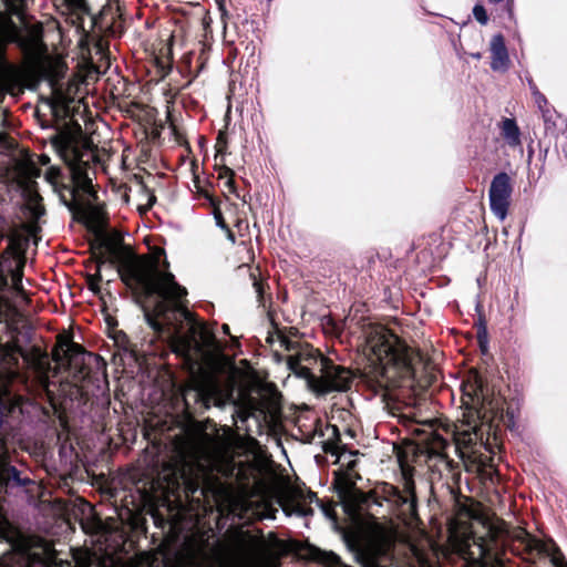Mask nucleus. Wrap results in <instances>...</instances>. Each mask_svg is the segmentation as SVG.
Returning <instances> with one entry per match:
<instances>
[{"label":"nucleus","mask_w":567,"mask_h":567,"mask_svg":"<svg viewBox=\"0 0 567 567\" xmlns=\"http://www.w3.org/2000/svg\"><path fill=\"white\" fill-rule=\"evenodd\" d=\"M132 291L145 298H159L153 310L145 311L148 326L157 333L174 330L172 351L190 374L200 371L217 346V338L214 330L188 309L187 289L172 272L159 270L157 260H150Z\"/></svg>","instance_id":"obj_1"},{"label":"nucleus","mask_w":567,"mask_h":567,"mask_svg":"<svg viewBox=\"0 0 567 567\" xmlns=\"http://www.w3.org/2000/svg\"><path fill=\"white\" fill-rule=\"evenodd\" d=\"M362 352L368 359L362 377L377 393H390L412 388L415 379L414 360L419 357L406 342L381 324L363 328Z\"/></svg>","instance_id":"obj_2"},{"label":"nucleus","mask_w":567,"mask_h":567,"mask_svg":"<svg viewBox=\"0 0 567 567\" xmlns=\"http://www.w3.org/2000/svg\"><path fill=\"white\" fill-rule=\"evenodd\" d=\"M279 332L280 344L287 350L297 352L288 357V368L299 378L307 381L308 386L317 394L348 391L353 381L352 372L336 364L330 358L309 343L300 344Z\"/></svg>","instance_id":"obj_3"},{"label":"nucleus","mask_w":567,"mask_h":567,"mask_svg":"<svg viewBox=\"0 0 567 567\" xmlns=\"http://www.w3.org/2000/svg\"><path fill=\"white\" fill-rule=\"evenodd\" d=\"M92 259L96 264L95 274L85 277L87 288L94 293L101 292L102 266L110 264L116 268L121 281L131 290L150 262L148 257L137 256L133 248L124 243V236L118 230L111 233L99 231L90 243Z\"/></svg>","instance_id":"obj_4"},{"label":"nucleus","mask_w":567,"mask_h":567,"mask_svg":"<svg viewBox=\"0 0 567 567\" xmlns=\"http://www.w3.org/2000/svg\"><path fill=\"white\" fill-rule=\"evenodd\" d=\"M462 403L467 410H475L477 414L482 408H487L509 430L516 425L517 409L505 400L499 403L498 399H489L487 382L478 373L474 374L473 381L463 385Z\"/></svg>","instance_id":"obj_5"},{"label":"nucleus","mask_w":567,"mask_h":567,"mask_svg":"<svg viewBox=\"0 0 567 567\" xmlns=\"http://www.w3.org/2000/svg\"><path fill=\"white\" fill-rule=\"evenodd\" d=\"M54 6L61 9L62 14H68L72 18V24L83 29L85 16L91 17L92 29L109 35L115 34V19L117 17V9L110 2L104 4L99 13L93 14L89 0H53Z\"/></svg>","instance_id":"obj_6"},{"label":"nucleus","mask_w":567,"mask_h":567,"mask_svg":"<svg viewBox=\"0 0 567 567\" xmlns=\"http://www.w3.org/2000/svg\"><path fill=\"white\" fill-rule=\"evenodd\" d=\"M185 411L189 415H202L212 405H221V389L212 375H204L193 381L183 391Z\"/></svg>","instance_id":"obj_7"},{"label":"nucleus","mask_w":567,"mask_h":567,"mask_svg":"<svg viewBox=\"0 0 567 567\" xmlns=\"http://www.w3.org/2000/svg\"><path fill=\"white\" fill-rule=\"evenodd\" d=\"M512 550L516 555H543L549 558L553 567H567V560L557 544L551 539L542 540L519 528L513 536Z\"/></svg>","instance_id":"obj_8"},{"label":"nucleus","mask_w":567,"mask_h":567,"mask_svg":"<svg viewBox=\"0 0 567 567\" xmlns=\"http://www.w3.org/2000/svg\"><path fill=\"white\" fill-rule=\"evenodd\" d=\"M59 143L61 157L70 169L73 185L90 178L87 174L90 162L84 159V155L92 151V142L85 140L79 143L71 137H65Z\"/></svg>","instance_id":"obj_9"},{"label":"nucleus","mask_w":567,"mask_h":567,"mask_svg":"<svg viewBox=\"0 0 567 567\" xmlns=\"http://www.w3.org/2000/svg\"><path fill=\"white\" fill-rule=\"evenodd\" d=\"M512 193L513 185L509 175L505 172L497 173L492 179L488 197L491 210L501 220H504L508 214Z\"/></svg>","instance_id":"obj_10"},{"label":"nucleus","mask_w":567,"mask_h":567,"mask_svg":"<svg viewBox=\"0 0 567 567\" xmlns=\"http://www.w3.org/2000/svg\"><path fill=\"white\" fill-rule=\"evenodd\" d=\"M33 483L28 475H23L22 471L11 464L8 451L0 453V495L13 488L28 487Z\"/></svg>","instance_id":"obj_11"},{"label":"nucleus","mask_w":567,"mask_h":567,"mask_svg":"<svg viewBox=\"0 0 567 567\" xmlns=\"http://www.w3.org/2000/svg\"><path fill=\"white\" fill-rule=\"evenodd\" d=\"M313 502L321 506V501L318 498L317 493L298 487L291 491L281 506L288 514L295 513L298 516L306 517L313 514V509L310 506Z\"/></svg>","instance_id":"obj_12"},{"label":"nucleus","mask_w":567,"mask_h":567,"mask_svg":"<svg viewBox=\"0 0 567 567\" xmlns=\"http://www.w3.org/2000/svg\"><path fill=\"white\" fill-rule=\"evenodd\" d=\"M60 199L78 221L85 220L95 225H105L107 223V213L103 205H90L85 208L79 200H68L64 195H60Z\"/></svg>","instance_id":"obj_13"},{"label":"nucleus","mask_w":567,"mask_h":567,"mask_svg":"<svg viewBox=\"0 0 567 567\" xmlns=\"http://www.w3.org/2000/svg\"><path fill=\"white\" fill-rule=\"evenodd\" d=\"M292 549L301 559L307 561L319 563L329 567L337 566L340 563V557L334 553L323 551L308 542L295 540Z\"/></svg>","instance_id":"obj_14"},{"label":"nucleus","mask_w":567,"mask_h":567,"mask_svg":"<svg viewBox=\"0 0 567 567\" xmlns=\"http://www.w3.org/2000/svg\"><path fill=\"white\" fill-rule=\"evenodd\" d=\"M449 441L441 434L431 432L429 433L419 444L417 449L422 454H425L429 458L446 460V449Z\"/></svg>","instance_id":"obj_15"},{"label":"nucleus","mask_w":567,"mask_h":567,"mask_svg":"<svg viewBox=\"0 0 567 567\" xmlns=\"http://www.w3.org/2000/svg\"><path fill=\"white\" fill-rule=\"evenodd\" d=\"M405 491L409 493L410 498L408 496H403L398 487L389 483H383L379 493L381 495L382 501L395 502L401 504L410 502V509L413 513L416 511V495L414 492L413 481H409L405 483Z\"/></svg>","instance_id":"obj_16"},{"label":"nucleus","mask_w":567,"mask_h":567,"mask_svg":"<svg viewBox=\"0 0 567 567\" xmlns=\"http://www.w3.org/2000/svg\"><path fill=\"white\" fill-rule=\"evenodd\" d=\"M491 69L493 71H505L509 66L508 51L505 44V38L502 33L493 35L491 40Z\"/></svg>","instance_id":"obj_17"},{"label":"nucleus","mask_w":567,"mask_h":567,"mask_svg":"<svg viewBox=\"0 0 567 567\" xmlns=\"http://www.w3.org/2000/svg\"><path fill=\"white\" fill-rule=\"evenodd\" d=\"M501 135L512 148L522 145L520 130L515 118L504 117L499 123Z\"/></svg>","instance_id":"obj_18"},{"label":"nucleus","mask_w":567,"mask_h":567,"mask_svg":"<svg viewBox=\"0 0 567 567\" xmlns=\"http://www.w3.org/2000/svg\"><path fill=\"white\" fill-rule=\"evenodd\" d=\"M87 353L85 348L80 343L71 344L70 349H65L63 359H61V362L59 364L66 365L68 368L73 369H81L84 355Z\"/></svg>","instance_id":"obj_19"},{"label":"nucleus","mask_w":567,"mask_h":567,"mask_svg":"<svg viewBox=\"0 0 567 567\" xmlns=\"http://www.w3.org/2000/svg\"><path fill=\"white\" fill-rule=\"evenodd\" d=\"M199 181L196 178L195 179V185H196V188H197V192L200 196H203L204 198H206L210 206L213 207V214H214V217H215V220H216V225L221 228L223 230H228V224L226 223L224 216H223V213L219 208V200L213 195L209 193V190L205 189V188H202L199 185H198Z\"/></svg>","instance_id":"obj_20"},{"label":"nucleus","mask_w":567,"mask_h":567,"mask_svg":"<svg viewBox=\"0 0 567 567\" xmlns=\"http://www.w3.org/2000/svg\"><path fill=\"white\" fill-rule=\"evenodd\" d=\"M250 278L252 280V286L255 288L259 306L266 307V297H268L269 300L271 299V295L267 293V290L269 289L267 280L260 277L259 268L250 270Z\"/></svg>","instance_id":"obj_21"},{"label":"nucleus","mask_w":567,"mask_h":567,"mask_svg":"<svg viewBox=\"0 0 567 567\" xmlns=\"http://www.w3.org/2000/svg\"><path fill=\"white\" fill-rule=\"evenodd\" d=\"M21 413V408L18 402L12 401L10 398H0V427H4L9 419L14 417Z\"/></svg>","instance_id":"obj_22"},{"label":"nucleus","mask_w":567,"mask_h":567,"mask_svg":"<svg viewBox=\"0 0 567 567\" xmlns=\"http://www.w3.org/2000/svg\"><path fill=\"white\" fill-rule=\"evenodd\" d=\"M354 501L360 509H368L371 508L373 505H382V498L378 489L369 491L367 493L359 492L355 495Z\"/></svg>","instance_id":"obj_23"},{"label":"nucleus","mask_w":567,"mask_h":567,"mask_svg":"<svg viewBox=\"0 0 567 567\" xmlns=\"http://www.w3.org/2000/svg\"><path fill=\"white\" fill-rule=\"evenodd\" d=\"M73 336L71 333H60L56 337V343L52 349V359L56 363L61 362V359H63L65 349H70L71 344H74Z\"/></svg>","instance_id":"obj_24"},{"label":"nucleus","mask_w":567,"mask_h":567,"mask_svg":"<svg viewBox=\"0 0 567 567\" xmlns=\"http://www.w3.org/2000/svg\"><path fill=\"white\" fill-rule=\"evenodd\" d=\"M29 245V238L14 234L9 239L8 250L20 260H24V254Z\"/></svg>","instance_id":"obj_25"},{"label":"nucleus","mask_w":567,"mask_h":567,"mask_svg":"<svg viewBox=\"0 0 567 567\" xmlns=\"http://www.w3.org/2000/svg\"><path fill=\"white\" fill-rule=\"evenodd\" d=\"M63 187L70 192L71 197H72L70 200H76V195H78L79 190L87 194L90 197H92L94 199L97 198V193L93 187V183H92L91 178H87L81 183L74 184L73 187H69L65 185Z\"/></svg>","instance_id":"obj_26"},{"label":"nucleus","mask_w":567,"mask_h":567,"mask_svg":"<svg viewBox=\"0 0 567 567\" xmlns=\"http://www.w3.org/2000/svg\"><path fill=\"white\" fill-rule=\"evenodd\" d=\"M476 339L482 354H487L488 352V333L487 327L483 319H480L478 323H476Z\"/></svg>","instance_id":"obj_27"},{"label":"nucleus","mask_w":567,"mask_h":567,"mask_svg":"<svg viewBox=\"0 0 567 567\" xmlns=\"http://www.w3.org/2000/svg\"><path fill=\"white\" fill-rule=\"evenodd\" d=\"M2 79L6 83L16 85L22 80V72L19 68L8 64L2 71Z\"/></svg>","instance_id":"obj_28"},{"label":"nucleus","mask_w":567,"mask_h":567,"mask_svg":"<svg viewBox=\"0 0 567 567\" xmlns=\"http://www.w3.org/2000/svg\"><path fill=\"white\" fill-rule=\"evenodd\" d=\"M24 262H25L24 260H19V262L14 267L9 269L10 275H11L12 287L17 291L23 290L22 277H23Z\"/></svg>","instance_id":"obj_29"},{"label":"nucleus","mask_w":567,"mask_h":567,"mask_svg":"<svg viewBox=\"0 0 567 567\" xmlns=\"http://www.w3.org/2000/svg\"><path fill=\"white\" fill-rule=\"evenodd\" d=\"M228 147V133H227V126H225L224 130H220L217 134L216 138V157L218 155H224Z\"/></svg>","instance_id":"obj_30"},{"label":"nucleus","mask_w":567,"mask_h":567,"mask_svg":"<svg viewBox=\"0 0 567 567\" xmlns=\"http://www.w3.org/2000/svg\"><path fill=\"white\" fill-rule=\"evenodd\" d=\"M454 501H455L456 511L460 515H466V516L471 515L472 509L467 505V502L470 501L468 497L463 496L462 494H455Z\"/></svg>","instance_id":"obj_31"},{"label":"nucleus","mask_w":567,"mask_h":567,"mask_svg":"<svg viewBox=\"0 0 567 567\" xmlns=\"http://www.w3.org/2000/svg\"><path fill=\"white\" fill-rule=\"evenodd\" d=\"M473 16H474L475 20L478 23H481L482 25L487 24L488 16H487L486 9L482 4L477 3L474 6Z\"/></svg>","instance_id":"obj_32"},{"label":"nucleus","mask_w":567,"mask_h":567,"mask_svg":"<svg viewBox=\"0 0 567 567\" xmlns=\"http://www.w3.org/2000/svg\"><path fill=\"white\" fill-rule=\"evenodd\" d=\"M234 24H235V29L237 31L239 44L244 45L246 50H249V48L251 47V52H254V50H255L254 41L249 40L248 35L241 34L240 27H239L238 22H235Z\"/></svg>","instance_id":"obj_33"},{"label":"nucleus","mask_w":567,"mask_h":567,"mask_svg":"<svg viewBox=\"0 0 567 567\" xmlns=\"http://www.w3.org/2000/svg\"><path fill=\"white\" fill-rule=\"evenodd\" d=\"M215 168L218 171V178H228L229 176H235V172L226 165H215Z\"/></svg>","instance_id":"obj_34"},{"label":"nucleus","mask_w":567,"mask_h":567,"mask_svg":"<svg viewBox=\"0 0 567 567\" xmlns=\"http://www.w3.org/2000/svg\"><path fill=\"white\" fill-rule=\"evenodd\" d=\"M488 2L494 3V4H498V3L505 2V9H506L509 18L511 19L513 18V14H514V0H488Z\"/></svg>","instance_id":"obj_35"},{"label":"nucleus","mask_w":567,"mask_h":567,"mask_svg":"<svg viewBox=\"0 0 567 567\" xmlns=\"http://www.w3.org/2000/svg\"><path fill=\"white\" fill-rule=\"evenodd\" d=\"M142 185H143V188H144L145 190H147V193H148V202H147V205H146V207H145L144 209L140 207V212H141V213H146V212H147V210H150V209L153 207V205L156 203V196L154 195V193H153V192L148 190V188L146 187V185H145V184H143V183H142Z\"/></svg>","instance_id":"obj_36"},{"label":"nucleus","mask_w":567,"mask_h":567,"mask_svg":"<svg viewBox=\"0 0 567 567\" xmlns=\"http://www.w3.org/2000/svg\"><path fill=\"white\" fill-rule=\"evenodd\" d=\"M224 187L231 194H236V183H235V176H229L225 183H224Z\"/></svg>","instance_id":"obj_37"},{"label":"nucleus","mask_w":567,"mask_h":567,"mask_svg":"<svg viewBox=\"0 0 567 567\" xmlns=\"http://www.w3.org/2000/svg\"><path fill=\"white\" fill-rule=\"evenodd\" d=\"M7 37L2 30H0V56L3 58L6 54V48H7Z\"/></svg>","instance_id":"obj_38"},{"label":"nucleus","mask_w":567,"mask_h":567,"mask_svg":"<svg viewBox=\"0 0 567 567\" xmlns=\"http://www.w3.org/2000/svg\"><path fill=\"white\" fill-rule=\"evenodd\" d=\"M31 213L34 219H39L42 215H44L45 208L42 205H38L31 209Z\"/></svg>","instance_id":"obj_39"},{"label":"nucleus","mask_w":567,"mask_h":567,"mask_svg":"<svg viewBox=\"0 0 567 567\" xmlns=\"http://www.w3.org/2000/svg\"><path fill=\"white\" fill-rule=\"evenodd\" d=\"M238 50L237 48L231 47L228 51V59L235 60L237 56Z\"/></svg>","instance_id":"obj_40"},{"label":"nucleus","mask_w":567,"mask_h":567,"mask_svg":"<svg viewBox=\"0 0 567 567\" xmlns=\"http://www.w3.org/2000/svg\"><path fill=\"white\" fill-rule=\"evenodd\" d=\"M271 323H272V327H274L275 332H276V334H277V337H278V338H279V332H278L277 328H278L279 330H281V331H282V333H284L286 337H288V336L285 333V330H287V327H284V329H281V328H279V327H278V324H277L275 321H272Z\"/></svg>","instance_id":"obj_41"},{"label":"nucleus","mask_w":567,"mask_h":567,"mask_svg":"<svg viewBox=\"0 0 567 567\" xmlns=\"http://www.w3.org/2000/svg\"><path fill=\"white\" fill-rule=\"evenodd\" d=\"M0 567H18V566L12 563H9L4 559H0Z\"/></svg>","instance_id":"obj_42"},{"label":"nucleus","mask_w":567,"mask_h":567,"mask_svg":"<svg viewBox=\"0 0 567 567\" xmlns=\"http://www.w3.org/2000/svg\"><path fill=\"white\" fill-rule=\"evenodd\" d=\"M227 233V238L231 241V243H235L236 241V238H235V235L234 233L231 231V229L228 227V230H225Z\"/></svg>","instance_id":"obj_43"},{"label":"nucleus","mask_w":567,"mask_h":567,"mask_svg":"<svg viewBox=\"0 0 567 567\" xmlns=\"http://www.w3.org/2000/svg\"><path fill=\"white\" fill-rule=\"evenodd\" d=\"M240 24H241V28L245 29L247 25L252 27L254 22L249 21L248 19L245 18L241 20Z\"/></svg>","instance_id":"obj_44"},{"label":"nucleus","mask_w":567,"mask_h":567,"mask_svg":"<svg viewBox=\"0 0 567 567\" xmlns=\"http://www.w3.org/2000/svg\"><path fill=\"white\" fill-rule=\"evenodd\" d=\"M302 363L303 364H307L309 367H313V365H318L319 367V363H316L315 360H302Z\"/></svg>","instance_id":"obj_45"},{"label":"nucleus","mask_w":567,"mask_h":567,"mask_svg":"<svg viewBox=\"0 0 567 567\" xmlns=\"http://www.w3.org/2000/svg\"><path fill=\"white\" fill-rule=\"evenodd\" d=\"M58 174H59V172H55V171H53V169H50V171L48 172V179H51V178L56 177V175H58Z\"/></svg>","instance_id":"obj_46"},{"label":"nucleus","mask_w":567,"mask_h":567,"mask_svg":"<svg viewBox=\"0 0 567 567\" xmlns=\"http://www.w3.org/2000/svg\"><path fill=\"white\" fill-rule=\"evenodd\" d=\"M221 329L225 334H230V329L228 324L224 323Z\"/></svg>","instance_id":"obj_47"},{"label":"nucleus","mask_w":567,"mask_h":567,"mask_svg":"<svg viewBox=\"0 0 567 567\" xmlns=\"http://www.w3.org/2000/svg\"><path fill=\"white\" fill-rule=\"evenodd\" d=\"M332 429H333V433H334V435L337 436V440H338V441H340V433H339V429H338V426H337V425H333V426H332Z\"/></svg>","instance_id":"obj_48"},{"label":"nucleus","mask_w":567,"mask_h":567,"mask_svg":"<svg viewBox=\"0 0 567 567\" xmlns=\"http://www.w3.org/2000/svg\"><path fill=\"white\" fill-rule=\"evenodd\" d=\"M491 557V556H495V554H491V553H478V558L482 559L484 557Z\"/></svg>","instance_id":"obj_49"},{"label":"nucleus","mask_w":567,"mask_h":567,"mask_svg":"<svg viewBox=\"0 0 567 567\" xmlns=\"http://www.w3.org/2000/svg\"><path fill=\"white\" fill-rule=\"evenodd\" d=\"M216 3L218 4L219 9L223 10L224 9V2L225 0H215Z\"/></svg>","instance_id":"obj_50"},{"label":"nucleus","mask_w":567,"mask_h":567,"mask_svg":"<svg viewBox=\"0 0 567 567\" xmlns=\"http://www.w3.org/2000/svg\"><path fill=\"white\" fill-rule=\"evenodd\" d=\"M33 200L38 202V200H42V197L39 193H35L34 196H33Z\"/></svg>","instance_id":"obj_51"},{"label":"nucleus","mask_w":567,"mask_h":567,"mask_svg":"<svg viewBox=\"0 0 567 567\" xmlns=\"http://www.w3.org/2000/svg\"><path fill=\"white\" fill-rule=\"evenodd\" d=\"M539 102L547 103V100L543 94H539Z\"/></svg>","instance_id":"obj_52"},{"label":"nucleus","mask_w":567,"mask_h":567,"mask_svg":"<svg viewBox=\"0 0 567 567\" xmlns=\"http://www.w3.org/2000/svg\"><path fill=\"white\" fill-rule=\"evenodd\" d=\"M539 102L547 103V100L543 94H539Z\"/></svg>","instance_id":"obj_53"},{"label":"nucleus","mask_w":567,"mask_h":567,"mask_svg":"<svg viewBox=\"0 0 567 567\" xmlns=\"http://www.w3.org/2000/svg\"><path fill=\"white\" fill-rule=\"evenodd\" d=\"M324 451H326L327 453H333L332 449H330V447L328 446V444L324 446Z\"/></svg>","instance_id":"obj_54"}]
</instances>
